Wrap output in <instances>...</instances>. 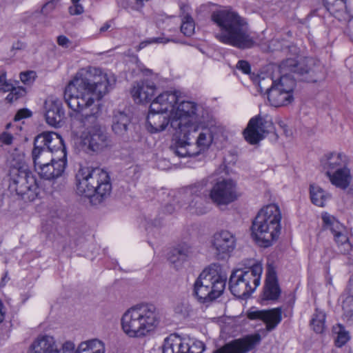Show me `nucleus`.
Wrapping results in <instances>:
<instances>
[{
	"label": "nucleus",
	"instance_id": "1",
	"mask_svg": "<svg viewBox=\"0 0 353 353\" xmlns=\"http://www.w3.org/2000/svg\"><path fill=\"white\" fill-rule=\"evenodd\" d=\"M279 72L281 77L277 83L268 89V101L274 107L286 105L293 100L292 93L296 81L291 73L296 74L302 81L312 83L325 78L323 65L311 57L305 58L300 61L287 59L279 64Z\"/></svg>",
	"mask_w": 353,
	"mask_h": 353
},
{
	"label": "nucleus",
	"instance_id": "2",
	"mask_svg": "<svg viewBox=\"0 0 353 353\" xmlns=\"http://www.w3.org/2000/svg\"><path fill=\"white\" fill-rule=\"evenodd\" d=\"M109 81L99 68L81 69L64 90L68 106L77 112H83L97 103L108 92Z\"/></svg>",
	"mask_w": 353,
	"mask_h": 353
},
{
	"label": "nucleus",
	"instance_id": "3",
	"mask_svg": "<svg viewBox=\"0 0 353 353\" xmlns=\"http://www.w3.org/2000/svg\"><path fill=\"white\" fill-rule=\"evenodd\" d=\"M211 20L220 29V32L215 35L219 41L239 49L251 48L256 45L246 21L236 12L230 10H215L211 14Z\"/></svg>",
	"mask_w": 353,
	"mask_h": 353
},
{
	"label": "nucleus",
	"instance_id": "4",
	"mask_svg": "<svg viewBox=\"0 0 353 353\" xmlns=\"http://www.w3.org/2000/svg\"><path fill=\"white\" fill-rule=\"evenodd\" d=\"M160 309L152 303H141L128 309L121 318L123 332L130 337L143 338L150 335L161 321Z\"/></svg>",
	"mask_w": 353,
	"mask_h": 353
},
{
	"label": "nucleus",
	"instance_id": "5",
	"mask_svg": "<svg viewBox=\"0 0 353 353\" xmlns=\"http://www.w3.org/2000/svg\"><path fill=\"white\" fill-rule=\"evenodd\" d=\"M76 191L97 204L108 198L112 191L108 173L99 168H81L76 174Z\"/></svg>",
	"mask_w": 353,
	"mask_h": 353
},
{
	"label": "nucleus",
	"instance_id": "6",
	"mask_svg": "<svg viewBox=\"0 0 353 353\" xmlns=\"http://www.w3.org/2000/svg\"><path fill=\"white\" fill-rule=\"evenodd\" d=\"M99 112L100 105L97 103L90 113L83 114L81 119L86 128L81 133L76 144L80 150L87 154L100 152L111 143L106 130L97 122Z\"/></svg>",
	"mask_w": 353,
	"mask_h": 353
},
{
	"label": "nucleus",
	"instance_id": "7",
	"mask_svg": "<svg viewBox=\"0 0 353 353\" xmlns=\"http://www.w3.org/2000/svg\"><path fill=\"white\" fill-rule=\"evenodd\" d=\"M281 214L276 204L263 207L252 221V234L259 246L268 248L281 233Z\"/></svg>",
	"mask_w": 353,
	"mask_h": 353
},
{
	"label": "nucleus",
	"instance_id": "8",
	"mask_svg": "<svg viewBox=\"0 0 353 353\" xmlns=\"http://www.w3.org/2000/svg\"><path fill=\"white\" fill-rule=\"evenodd\" d=\"M225 284V276L214 269H205L194 284L193 295L201 303L211 302L223 294Z\"/></svg>",
	"mask_w": 353,
	"mask_h": 353
},
{
	"label": "nucleus",
	"instance_id": "9",
	"mask_svg": "<svg viewBox=\"0 0 353 353\" xmlns=\"http://www.w3.org/2000/svg\"><path fill=\"white\" fill-rule=\"evenodd\" d=\"M263 268L261 263L253 262L246 270H236L230 275L229 288L236 297L248 298L259 285Z\"/></svg>",
	"mask_w": 353,
	"mask_h": 353
},
{
	"label": "nucleus",
	"instance_id": "10",
	"mask_svg": "<svg viewBox=\"0 0 353 353\" xmlns=\"http://www.w3.org/2000/svg\"><path fill=\"white\" fill-rule=\"evenodd\" d=\"M9 190L21 199L34 201L39 194V185L32 173L27 166L12 168L10 170Z\"/></svg>",
	"mask_w": 353,
	"mask_h": 353
},
{
	"label": "nucleus",
	"instance_id": "11",
	"mask_svg": "<svg viewBox=\"0 0 353 353\" xmlns=\"http://www.w3.org/2000/svg\"><path fill=\"white\" fill-rule=\"evenodd\" d=\"M274 129L270 116L259 114L252 117L243 131L244 138L251 145H255Z\"/></svg>",
	"mask_w": 353,
	"mask_h": 353
},
{
	"label": "nucleus",
	"instance_id": "12",
	"mask_svg": "<svg viewBox=\"0 0 353 353\" xmlns=\"http://www.w3.org/2000/svg\"><path fill=\"white\" fill-rule=\"evenodd\" d=\"M210 197L216 204L228 205L239 197L236 185L231 179L217 181L210 190Z\"/></svg>",
	"mask_w": 353,
	"mask_h": 353
},
{
	"label": "nucleus",
	"instance_id": "13",
	"mask_svg": "<svg viewBox=\"0 0 353 353\" xmlns=\"http://www.w3.org/2000/svg\"><path fill=\"white\" fill-rule=\"evenodd\" d=\"M75 345L65 341L59 349L54 337L48 335L39 336L30 347L29 353H75Z\"/></svg>",
	"mask_w": 353,
	"mask_h": 353
},
{
	"label": "nucleus",
	"instance_id": "14",
	"mask_svg": "<svg viewBox=\"0 0 353 353\" xmlns=\"http://www.w3.org/2000/svg\"><path fill=\"white\" fill-rule=\"evenodd\" d=\"M322 220L325 227L329 229L334 235V241L338 245L339 252L342 254H350L352 251V245L345 233V227L327 213L322 215Z\"/></svg>",
	"mask_w": 353,
	"mask_h": 353
},
{
	"label": "nucleus",
	"instance_id": "15",
	"mask_svg": "<svg viewBox=\"0 0 353 353\" xmlns=\"http://www.w3.org/2000/svg\"><path fill=\"white\" fill-rule=\"evenodd\" d=\"M171 119V128L175 130H182L183 127L194 124L193 121L197 105L192 101H179Z\"/></svg>",
	"mask_w": 353,
	"mask_h": 353
},
{
	"label": "nucleus",
	"instance_id": "16",
	"mask_svg": "<svg viewBox=\"0 0 353 353\" xmlns=\"http://www.w3.org/2000/svg\"><path fill=\"white\" fill-rule=\"evenodd\" d=\"M203 350L204 345L201 342L190 345L176 334L165 338L163 345V353H202Z\"/></svg>",
	"mask_w": 353,
	"mask_h": 353
},
{
	"label": "nucleus",
	"instance_id": "17",
	"mask_svg": "<svg viewBox=\"0 0 353 353\" xmlns=\"http://www.w3.org/2000/svg\"><path fill=\"white\" fill-rule=\"evenodd\" d=\"M247 316L250 320H260L265 324V330L261 332L265 336L267 332L274 330L282 320L281 307L270 310H250L247 312Z\"/></svg>",
	"mask_w": 353,
	"mask_h": 353
},
{
	"label": "nucleus",
	"instance_id": "18",
	"mask_svg": "<svg viewBox=\"0 0 353 353\" xmlns=\"http://www.w3.org/2000/svg\"><path fill=\"white\" fill-rule=\"evenodd\" d=\"M34 145L37 148L48 150V154L54 152L61 151L63 154V159H66L65 147L61 137L54 132H43L37 135L34 141Z\"/></svg>",
	"mask_w": 353,
	"mask_h": 353
},
{
	"label": "nucleus",
	"instance_id": "19",
	"mask_svg": "<svg viewBox=\"0 0 353 353\" xmlns=\"http://www.w3.org/2000/svg\"><path fill=\"white\" fill-rule=\"evenodd\" d=\"M261 340V334L256 333L243 339L234 340L214 350L212 353H247L259 344Z\"/></svg>",
	"mask_w": 353,
	"mask_h": 353
},
{
	"label": "nucleus",
	"instance_id": "20",
	"mask_svg": "<svg viewBox=\"0 0 353 353\" xmlns=\"http://www.w3.org/2000/svg\"><path fill=\"white\" fill-rule=\"evenodd\" d=\"M182 129L190 134L192 143L195 145L194 149L198 152V154L206 150L212 142V136L210 130L208 128L200 129L196 123L186 125Z\"/></svg>",
	"mask_w": 353,
	"mask_h": 353
},
{
	"label": "nucleus",
	"instance_id": "21",
	"mask_svg": "<svg viewBox=\"0 0 353 353\" xmlns=\"http://www.w3.org/2000/svg\"><path fill=\"white\" fill-rule=\"evenodd\" d=\"M65 165L66 159H63V158H60L57 161L52 158L49 164H43L37 159L35 160V170L41 178L46 180H52L61 176Z\"/></svg>",
	"mask_w": 353,
	"mask_h": 353
},
{
	"label": "nucleus",
	"instance_id": "22",
	"mask_svg": "<svg viewBox=\"0 0 353 353\" xmlns=\"http://www.w3.org/2000/svg\"><path fill=\"white\" fill-rule=\"evenodd\" d=\"M179 137L174 144L170 145V150L180 157H192L198 156V152L194 149L195 145L192 143V138L185 130H177Z\"/></svg>",
	"mask_w": 353,
	"mask_h": 353
},
{
	"label": "nucleus",
	"instance_id": "23",
	"mask_svg": "<svg viewBox=\"0 0 353 353\" xmlns=\"http://www.w3.org/2000/svg\"><path fill=\"white\" fill-rule=\"evenodd\" d=\"M212 246L218 255L230 254L236 247V238L230 232L221 230L214 234Z\"/></svg>",
	"mask_w": 353,
	"mask_h": 353
},
{
	"label": "nucleus",
	"instance_id": "24",
	"mask_svg": "<svg viewBox=\"0 0 353 353\" xmlns=\"http://www.w3.org/2000/svg\"><path fill=\"white\" fill-rule=\"evenodd\" d=\"M46 120L51 126L61 127L65 118V112L61 100L58 99H49L46 101Z\"/></svg>",
	"mask_w": 353,
	"mask_h": 353
},
{
	"label": "nucleus",
	"instance_id": "25",
	"mask_svg": "<svg viewBox=\"0 0 353 353\" xmlns=\"http://www.w3.org/2000/svg\"><path fill=\"white\" fill-rule=\"evenodd\" d=\"M179 101V99L176 92H165L152 101L151 109L152 111H163L172 116Z\"/></svg>",
	"mask_w": 353,
	"mask_h": 353
},
{
	"label": "nucleus",
	"instance_id": "26",
	"mask_svg": "<svg viewBox=\"0 0 353 353\" xmlns=\"http://www.w3.org/2000/svg\"><path fill=\"white\" fill-rule=\"evenodd\" d=\"M172 115L163 111H152L150 105L147 116L148 129L151 133L163 131L171 125Z\"/></svg>",
	"mask_w": 353,
	"mask_h": 353
},
{
	"label": "nucleus",
	"instance_id": "27",
	"mask_svg": "<svg viewBox=\"0 0 353 353\" xmlns=\"http://www.w3.org/2000/svg\"><path fill=\"white\" fill-rule=\"evenodd\" d=\"M156 89L154 83L147 80L136 83L131 90V94L134 100L139 103L148 102L153 98Z\"/></svg>",
	"mask_w": 353,
	"mask_h": 353
},
{
	"label": "nucleus",
	"instance_id": "28",
	"mask_svg": "<svg viewBox=\"0 0 353 353\" xmlns=\"http://www.w3.org/2000/svg\"><path fill=\"white\" fill-rule=\"evenodd\" d=\"M130 123V117L127 114L121 111L114 112L112 130L116 135L123 138L125 141H128L129 138L128 132Z\"/></svg>",
	"mask_w": 353,
	"mask_h": 353
},
{
	"label": "nucleus",
	"instance_id": "29",
	"mask_svg": "<svg viewBox=\"0 0 353 353\" xmlns=\"http://www.w3.org/2000/svg\"><path fill=\"white\" fill-rule=\"evenodd\" d=\"M281 292V291L278 283L276 272L274 270H269L263 288L262 299L265 301H276L280 296Z\"/></svg>",
	"mask_w": 353,
	"mask_h": 353
},
{
	"label": "nucleus",
	"instance_id": "30",
	"mask_svg": "<svg viewBox=\"0 0 353 353\" xmlns=\"http://www.w3.org/2000/svg\"><path fill=\"white\" fill-rule=\"evenodd\" d=\"M192 254V248L187 243H181L173 248L168 254V260L176 267L181 265Z\"/></svg>",
	"mask_w": 353,
	"mask_h": 353
},
{
	"label": "nucleus",
	"instance_id": "31",
	"mask_svg": "<svg viewBox=\"0 0 353 353\" xmlns=\"http://www.w3.org/2000/svg\"><path fill=\"white\" fill-rule=\"evenodd\" d=\"M332 184L343 190L346 189L350 184L352 176L349 168L337 169L333 172L330 170L326 172Z\"/></svg>",
	"mask_w": 353,
	"mask_h": 353
},
{
	"label": "nucleus",
	"instance_id": "32",
	"mask_svg": "<svg viewBox=\"0 0 353 353\" xmlns=\"http://www.w3.org/2000/svg\"><path fill=\"white\" fill-rule=\"evenodd\" d=\"M332 332L334 336V345L337 347H342L351 339L350 332L341 323L333 325Z\"/></svg>",
	"mask_w": 353,
	"mask_h": 353
},
{
	"label": "nucleus",
	"instance_id": "33",
	"mask_svg": "<svg viewBox=\"0 0 353 353\" xmlns=\"http://www.w3.org/2000/svg\"><path fill=\"white\" fill-rule=\"evenodd\" d=\"M75 353H104V345L98 339L86 341L79 344Z\"/></svg>",
	"mask_w": 353,
	"mask_h": 353
},
{
	"label": "nucleus",
	"instance_id": "34",
	"mask_svg": "<svg viewBox=\"0 0 353 353\" xmlns=\"http://www.w3.org/2000/svg\"><path fill=\"white\" fill-rule=\"evenodd\" d=\"M310 194L312 203L319 207H324L327 200L330 198L328 193L314 184L310 185Z\"/></svg>",
	"mask_w": 353,
	"mask_h": 353
},
{
	"label": "nucleus",
	"instance_id": "35",
	"mask_svg": "<svg viewBox=\"0 0 353 353\" xmlns=\"http://www.w3.org/2000/svg\"><path fill=\"white\" fill-rule=\"evenodd\" d=\"M325 317L326 315L323 311L319 309L315 310L310 321V326L316 333L321 334L323 332L325 328Z\"/></svg>",
	"mask_w": 353,
	"mask_h": 353
},
{
	"label": "nucleus",
	"instance_id": "36",
	"mask_svg": "<svg viewBox=\"0 0 353 353\" xmlns=\"http://www.w3.org/2000/svg\"><path fill=\"white\" fill-rule=\"evenodd\" d=\"M327 166L331 172L337 170V169L347 168L345 156L341 153L332 154L327 159Z\"/></svg>",
	"mask_w": 353,
	"mask_h": 353
},
{
	"label": "nucleus",
	"instance_id": "37",
	"mask_svg": "<svg viewBox=\"0 0 353 353\" xmlns=\"http://www.w3.org/2000/svg\"><path fill=\"white\" fill-rule=\"evenodd\" d=\"M4 91H10V93L7 95L6 99L9 103H12L17 101L21 97L26 94V89L23 87H13L10 85L7 88H3Z\"/></svg>",
	"mask_w": 353,
	"mask_h": 353
},
{
	"label": "nucleus",
	"instance_id": "38",
	"mask_svg": "<svg viewBox=\"0 0 353 353\" xmlns=\"http://www.w3.org/2000/svg\"><path fill=\"white\" fill-rule=\"evenodd\" d=\"M203 198L200 194L196 196L188 201V206L190 210H194L192 212L196 214H203L205 212V208L203 206Z\"/></svg>",
	"mask_w": 353,
	"mask_h": 353
},
{
	"label": "nucleus",
	"instance_id": "39",
	"mask_svg": "<svg viewBox=\"0 0 353 353\" xmlns=\"http://www.w3.org/2000/svg\"><path fill=\"white\" fill-rule=\"evenodd\" d=\"M150 0H123L121 7L125 10L130 9L140 12L145 6V3Z\"/></svg>",
	"mask_w": 353,
	"mask_h": 353
},
{
	"label": "nucleus",
	"instance_id": "40",
	"mask_svg": "<svg viewBox=\"0 0 353 353\" xmlns=\"http://www.w3.org/2000/svg\"><path fill=\"white\" fill-rule=\"evenodd\" d=\"M277 82L278 80H274L270 77H259L258 84L260 92H265L268 96V89L270 88V87H273V85H274L275 83H277Z\"/></svg>",
	"mask_w": 353,
	"mask_h": 353
},
{
	"label": "nucleus",
	"instance_id": "41",
	"mask_svg": "<svg viewBox=\"0 0 353 353\" xmlns=\"http://www.w3.org/2000/svg\"><path fill=\"white\" fill-rule=\"evenodd\" d=\"M181 32L186 37L192 36L194 32L195 23L193 18L181 19Z\"/></svg>",
	"mask_w": 353,
	"mask_h": 353
},
{
	"label": "nucleus",
	"instance_id": "42",
	"mask_svg": "<svg viewBox=\"0 0 353 353\" xmlns=\"http://www.w3.org/2000/svg\"><path fill=\"white\" fill-rule=\"evenodd\" d=\"M50 154L48 153V150H45L44 149L37 148L36 145H34V148L32 152V159L34 162V165H35V160L37 159L38 161L43 162V164H49L50 162H47L45 159L46 157H50Z\"/></svg>",
	"mask_w": 353,
	"mask_h": 353
},
{
	"label": "nucleus",
	"instance_id": "43",
	"mask_svg": "<svg viewBox=\"0 0 353 353\" xmlns=\"http://www.w3.org/2000/svg\"><path fill=\"white\" fill-rule=\"evenodd\" d=\"M206 192V190L204 189V187L203 185H194L193 186H191L186 189L185 194V196H191L192 198L195 197L196 194H204V196H206V194L205 192ZM202 197V196H201Z\"/></svg>",
	"mask_w": 353,
	"mask_h": 353
},
{
	"label": "nucleus",
	"instance_id": "44",
	"mask_svg": "<svg viewBox=\"0 0 353 353\" xmlns=\"http://www.w3.org/2000/svg\"><path fill=\"white\" fill-rule=\"evenodd\" d=\"M60 0H50L43 5L40 13L44 16H48L58 6Z\"/></svg>",
	"mask_w": 353,
	"mask_h": 353
},
{
	"label": "nucleus",
	"instance_id": "45",
	"mask_svg": "<svg viewBox=\"0 0 353 353\" xmlns=\"http://www.w3.org/2000/svg\"><path fill=\"white\" fill-rule=\"evenodd\" d=\"M170 40L168 39H165L164 37H154L145 39L141 41L139 45V50L144 48L149 44L152 43H166L169 42Z\"/></svg>",
	"mask_w": 353,
	"mask_h": 353
},
{
	"label": "nucleus",
	"instance_id": "46",
	"mask_svg": "<svg viewBox=\"0 0 353 353\" xmlns=\"http://www.w3.org/2000/svg\"><path fill=\"white\" fill-rule=\"evenodd\" d=\"M36 78V72L32 70H28L20 73V79L26 85L32 84Z\"/></svg>",
	"mask_w": 353,
	"mask_h": 353
},
{
	"label": "nucleus",
	"instance_id": "47",
	"mask_svg": "<svg viewBox=\"0 0 353 353\" xmlns=\"http://www.w3.org/2000/svg\"><path fill=\"white\" fill-rule=\"evenodd\" d=\"M179 8L180 17H181V19H190V18H192L190 14L191 8L189 6V4L185 3H180Z\"/></svg>",
	"mask_w": 353,
	"mask_h": 353
},
{
	"label": "nucleus",
	"instance_id": "48",
	"mask_svg": "<svg viewBox=\"0 0 353 353\" xmlns=\"http://www.w3.org/2000/svg\"><path fill=\"white\" fill-rule=\"evenodd\" d=\"M14 137L7 132H3L0 134V145H10L12 143Z\"/></svg>",
	"mask_w": 353,
	"mask_h": 353
},
{
	"label": "nucleus",
	"instance_id": "49",
	"mask_svg": "<svg viewBox=\"0 0 353 353\" xmlns=\"http://www.w3.org/2000/svg\"><path fill=\"white\" fill-rule=\"evenodd\" d=\"M346 0H336L335 4L333 5V8H327V10L331 13H335L346 9Z\"/></svg>",
	"mask_w": 353,
	"mask_h": 353
},
{
	"label": "nucleus",
	"instance_id": "50",
	"mask_svg": "<svg viewBox=\"0 0 353 353\" xmlns=\"http://www.w3.org/2000/svg\"><path fill=\"white\" fill-rule=\"evenodd\" d=\"M32 116V112L27 108H22L17 111L14 120L15 121H20L23 119L28 118Z\"/></svg>",
	"mask_w": 353,
	"mask_h": 353
},
{
	"label": "nucleus",
	"instance_id": "51",
	"mask_svg": "<svg viewBox=\"0 0 353 353\" xmlns=\"http://www.w3.org/2000/svg\"><path fill=\"white\" fill-rule=\"evenodd\" d=\"M236 67L238 70H241L244 74H250L251 66L247 61H239Z\"/></svg>",
	"mask_w": 353,
	"mask_h": 353
},
{
	"label": "nucleus",
	"instance_id": "52",
	"mask_svg": "<svg viewBox=\"0 0 353 353\" xmlns=\"http://www.w3.org/2000/svg\"><path fill=\"white\" fill-rule=\"evenodd\" d=\"M68 12L71 15H79L84 12L83 7L80 3L73 4L68 8Z\"/></svg>",
	"mask_w": 353,
	"mask_h": 353
},
{
	"label": "nucleus",
	"instance_id": "53",
	"mask_svg": "<svg viewBox=\"0 0 353 353\" xmlns=\"http://www.w3.org/2000/svg\"><path fill=\"white\" fill-rule=\"evenodd\" d=\"M57 43L62 47L68 48L71 42L66 37L61 35L57 37Z\"/></svg>",
	"mask_w": 353,
	"mask_h": 353
},
{
	"label": "nucleus",
	"instance_id": "54",
	"mask_svg": "<svg viewBox=\"0 0 353 353\" xmlns=\"http://www.w3.org/2000/svg\"><path fill=\"white\" fill-rule=\"evenodd\" d=\"M162 225V218H157L154 220L149 219L148 221V227L154 226L156 228H159Z\"/></svg>",
	"mask_w": 353,
	"mask_h": 353
},
{
	"label": "nucleus",
	"instance_id": "55",
	"mask_svg": "<svg viewBox=\"0 0 353 353\" xmlns=\"http://www.w3.org/2000/svg\"><path fill=\"white\" fill-rule=\"evenodd\" d=\"M5 307L3 303L0 301V323L3 322L5 318Z\"/></svg>",
	"mask_w": 353,
	"mask_h": 353
},
{
	"label": "nucleus",
	"instance_id": "56",
	"mask_svg": "<svg viewBox=\"0 0 353 353\" xmlns=\"http://www.w3.org/2000/svg\"><path fill=\"white\" fill-rule=\"evenodd\" d=\"M326 8H333V5L335 4L336 0H323Z\"/></svg>",
	"mask_w": 353,
	"mask_h": 353
},
{
	"label": "nucleus",
	"instance_id": "57",
	"mask_svg": "<svg viewBox=\"0 0 353 353\" xmlns=\"http://www.w3.org/2000/svg\"><path fill=\"white\" fill-rule=\"evenodd\" d=\"M25 47L24 44L21 41H17V43L12 45V50H21Z\"/></svg>",
	"mask_w": 353,
	"mask_h": 353
},
{
	"label": "nucleus",
	"instance_id": "58",
	"mask_svg": "<svg viewBox=\"0 0 353 353\" xmlns=\"http://www.w3.org/2000/svg\"><path fill=\"white\" fill-rule=\"evenodd\" d=\"M0 85H4L3 88H7L10 85L6 83V74H2L0 75Z\"/></svg>",
	"mask_w": 353,
	"mask_h": 353
},
{
	"label": "nucleus",
	"instance_id": "59",
	"mask_svg": "<svg viewBox=\"0 0 353 353\" xmlns=\"http://www.w3.org/2000/svg\"><path fill=\"white\" fill-rule=\"evenodd\" d=\"M8 280H9V278H8V272H5V274L2 277L1 281L0 282V288L4 287Z\"/></svg>",
	"mask_w": 353,
	"mask_h": 353
},
{
	"label": "nucleus",
	"instance_id": "60",
	"mask_svg": "<svg viewBox=\"0 0 353 353\" xmlns=\"http://www.w3.org/2000/svg\"><path fill=\"white\" fill-rule=\"evenodd\" d=\"M110 26H111L110 23L109 22H106L101 27V28L99 30L100 32L101 33L105 32L110 28Z\"/></svg>",
	"mask_w": 353,
	"mask_h": 353
},
{
	"label": "nucleus",
	"instance_id": "61",
	"mask_svg": "<svg viewBox=\"0 0 353 353\" xmlns=\"http://www.w3.org/2000/svg\"><path fill=\"white\" fill-rule=\"evenodd\" d=\"M165 210L167 212H168V213L171 214V213H172V212H173V211H174V208H173V206H172V205H167L165 207Z\"/></svg>",
	"mask_w": 353,
	"mask_h": 353
},
{
	"label": "nucleus",
	"instance_id": "62",
	"mask_svg": "<svg viewBox=\"0 0 353 353\" xmlns=\"http://www.w3.org/2000/svg\"><path fill=\"white\" fill-rule=\"evenodd\" d=\"M349 283L350 285L353 288V274L350 278Z\"/></svg>",
	"mask_w": 353,
	"mask_h": 353
},
{
	"label": "nucleus",
	"instance_id": "63",
	"mask_svg": "<svg viewBox=\"0 0 353 353\" xmlns=\"http://www.w3.org/2000/svg\"><path fill=\"white\" fill-rule=\"evenodd\" d=\"M72 4L79 3L80 0H71Z\"/></svg>",
	"mask_w": 353,
	"mask_h": 353
},
{
	"label": "nucleus",
	"instance_id": "64",
	"mask_svg": "<svg viewBox=\"0 0 353 353\" xmlns=\"http://www.w3.org/2000/svg\"><path fill=\"white\" fill-rule=\"evenodd\" d=\"M327 283H329V284H330V285H331V284H332V279H331V278H329V279H327Z\"/></svg>",
	"mask_w": 353,
	"mask_h": 353
}]
</instances>
